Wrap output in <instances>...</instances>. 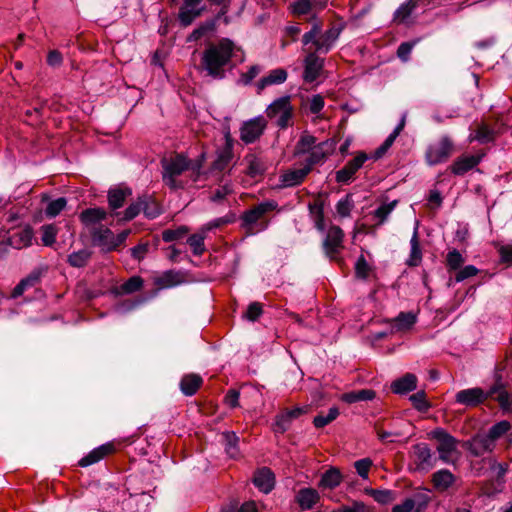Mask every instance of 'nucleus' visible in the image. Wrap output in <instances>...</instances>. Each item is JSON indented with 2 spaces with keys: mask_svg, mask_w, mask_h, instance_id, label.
<instances>
[{
  "mask_svg": "<svg viewBox=\"0 0 512 512\" xmlns=\"http://www.w3.org/2000/svg\"><path fill=\"white\" fill-rule=\"evenodd\" d=\"M235 45L228 38H222L217 43H210L203 51L201 64L209 76L222 79L225 69L230 64Z\"/></svg>",
  "mask_w": 512,
  "mask_h": 512,
  "instance_id": "f257e3e1",
  "label": "nucleus"
},
{
  "mask_svg": "<svg viewBox=\"0 0 512 512\" xmlns=\"http://www.w3.org/2000/svg\"><path fill=\"white\" fill-rule=\"evenodd\" d=\"M162 179L165 185L172 190L183 189L185 183L178 180L185 171L192 169L193 173L199 174L200 164L193 165L192 162L183 154H175L170 157H164L161 160Z\"/></svg>",
  "mask_w": 512,
  "mask_h": 512,
  "instance_id": "f03ea898",
  "label": "nucleus"
},
{
  "mask_svg": "<svg viewBox=\"0 0 512 512\" xmlns=\"http://www.w3.org/2000/svg\"><path fill=\"white\" fill-rule=\"evenodd\" d=\"M331 145L328 141L317 142L316 137L305 132L303 133L294 148V156L308 155L305 163L312 166L324 162L329 154Z\"/></svg>",
  "mask_w": 512,
  "mask_h": 512,
  "instance_id": "7ed1b4c3",
  "label": "nucleus"
},
{
  "mask_svg": "<svg viewBox=\"0 0 512 512\" xmlns=\"http://www.w3.org/2000/svg\"><path fill=\"white\" fill-rule=\"evenodd\" d=\"M321 31V25L314 22L310 31L303 35L302 41L304 45L313 43L318 53H328L340 35L339 29L332 27L324 34L318 37Z\"/></svg>",
  "mask_w": 512,
  "mask_h": 512,
  "instance_id": "20e7f679",
  "label": "nucleus"
},
{
  "mask_svg": "<svg viewBox=\"0 0 512 512\" xmlns=\"http://www.w3.org/2000/svg\"><path fill=\"white\" fill-rule=\"evenodd\" d=\"M454 142L448 135H442L427 146L425 160L429 166L446 162L454 153Z\"/></svg>",
  "mask_w": 512,
  "mask_h": 512,
  "instance_id": "39448f33",
  "label": "nucleus"
},
{
  "mask_svg": "<svg viewBox=\"0 0 512 512\" xmlns=\"http://www.w3.org/2000/svg\"><path fill=\"white\" fill-rule=\"evenodd\" d=\"M431 437L437 441L436 451L438 459L445 464H455L458 441L442 428L431 432Z\"/></svg>",
  "mask_w": 512,
  "mask_h": 512,
  "instance_id": "423d86ee",
  "label": "nucleus"
},
{
  "mask_svg": "<svg viewBox=\"0 0 512 512\" xmlns=\"http://www.w3.org/2000/svg\"><path fill=\"white\" fill-rule=\"evenodd\" d=\"M269 118H276V124L280 128H286L292 118L293 109L290 102V96H282L274 100L266 109Z\"/></svg>",
  "mask_w": 512,
  "mask_h": 512,
  "instance_id": "0eeeda50",
  "label": "nucleus"
},
{
  "mask_svg": "<svg viewBox=\"0 0 512 512\" xmlns=\"http://www.w3.org/2000/svg\"><path fill=\"white\" fill-rule=\"evenodd\" d=\"M411 459L415 470L428 472L436 466L437 458L426 443H417L411 448Z\"/></svg>",
  "mask_w": 512,
  "mask_h": 512,
  "instance_id": "6e6552de",
  "label": "nucleus"
},
{
  "mask_svg": "<svg viewBox=\"0 0 512 512\" xmlns=\"http://www.w3.org/2000/svg\"><path fill=\"white\" fill-rule=\"evenodd\" d=\"M277 206L278 204L276 201L266 200L247 210L241 217L243 227L252 231L258 221H260L268 212L275 210Z\"/></svg>",
  "mask_w": 512,
  "mask_h": 512,
  "instance_id": "1a4fd4ad",
  "label": "nucleus"
},
{
  "mask_svg": "<svg viewBox=\"0 0 512 512\" xmlns=\"http://www.w3.org/2000/svg\"><path fill=\"white\" fill-rule=\"evenodd\" d=\"M266 126L267 122L263 116L245 121L240 128V139L245 144L254 143L264 133Z\"/></svg>",
  "mask_w": 512,
  "mask_h": 512,
  "instance_id": "9d476101",
  "label": "nucleus"
},
{
  "mask_svg": "<svg viewBox=\"0 0 512 512\" xmlns=\"http://www.w3.org/2000/svg\"><path fill=\"white\" fill-rule=\"evenodd\" d=\"M203 0H183L179 8L178 20L183 27L191 25L206 10Z\"/></svg>",
  "mask_w": 512,
  "mask_h": 512,
  "instance_id": "9b49d317",
  "label": "nucleus"
},
{
  "mask_svg": "<svg viewBox=\"0 0 512 512\" xmlns=\"http://www.w3.org/2000/svg\"><path fill=\"white\" fill-rule=\"evenodd\" d=\"M312 168V165L304 162V165L300 168H293L284 171L280 175L281 187L288 188L300 185L311 172Z\"/></svg>",
  "mask_w": 512,
  "mask_h": 512,
  "instance_id": "f8f14e48",
  "label": "nucleus"
},
{
  "mask_svg": "<svg viewBox=\"0 0 512 512\" xmlns=\"http://www.w3.org/2000/svg\"><path fill=\"white\" fill-rule=\"evenodd\" d=\"M487 400V394L480 387L460 390L455 395V402L467 407H475Z\"/></svg>",
  "mask_w": 512,
  "mask_h": 512,
  "instance_id": "ddd939ff",
  "label": "nucleus"
},
{
  "mask_svg": "<svg viewBox=\"0 0 512 512\" xmlns=\"http://www.w3.org/2000/svg\"><path fill=\"white\" fill-rule=\"evenodd\" d=\"M324 67V59L316 52H310L304 59L303 79L307 83L314 82L321 74Z\"/></svg>",
  "mask_w": 512,
  "mask_h": 512,
  "instance_id": "4468645a",
  "label": "nucleus"
},
{
  "mask_svg": "<svg viewBox=\"0 0 512 512\" xmlns=\"http://www.w3.org/2000/svg\"><path fill=\"white\" fill-rule=\"evenodd\" d=\"M368 159L367 154L359 153L356 157L350 160L342 169L336 173V181L339 183H348L354 174L363 166L364 162Z\"/></svg>",
  "mask_w": 512,
  "mask_h": 512,
  "instance_id": "2eb2a0df",
  "label": "nucleus"
},
{
  "mask_svg": "<svg viewBox=\"0 0 512 512\" xmlns=\"http://www.w3.org/2000/svg\"><path fill=\"white\" fill-rule=\"evenodd\" d=\"M343 237L344 233L340 227L331 226L329 228L323 242V247L330 258H333L342 247Z\"/></svg>",
  "mask_w": 512,
  "mask_h": 512,
  "instance_id": "dca6fc26",
  "label": "nucleus"
},
{
  "mask_svg": "<svg viewBox=\"0 0 512 512\" xmlns=\"http://www.w3.org/2000/svg\"><path fill=\"white\" fill-rule=\"evenodd\" d=\"M485 156L484 153L477 155H464L458 157L450 166V170L454 175L461 176L476 167Z\"/></svg>",
  "mask_w": 512,
  "mask_h": 512,
  "instance_id": "f3484780",
  "label": "nucleus"
},
{
  "mask_svg": "<svg viewBox=\"0 0 512 512\" xmlns=\"http://www.w3.org/2000/svg\"><path fill=\"white\" fill-rule=\"evenodd\" d=\"M185 282V277L180 271L167 270L153 277V284L158 289H169Z\"/></svg>",
  "mask_w": 512,
  "mask_h": 512,
  "instance_id": "a211bd4d",
  "label": "nucleus"
},
{
  "mask_svg": "<svg viewBox=\"0 0 512 512\" xmlns=\"http://www.w3.org/2000/svg\"><path fill=\"white\" fill-rule=\"evenodd\" d=\"M495 444L487 434H478L466 443V447L473 456H483L494 449Z\"/></svg>",
  "mask_w": 512,
  "mask_h": 512,
  "instance_id": "6ab92c4d",
  "label": "nucleus"
},
{
  "mask_svg": "<svg viewBox=\"0 0 512 512\" xmlns=\"http://www.w3.org/2000/svg\"><path fill=\"white\" fill-rule=\"evenodd\" d=\"M91 236L93 243L104 250L112 251L115 249L114 234L109 228L104 226L95 227L91 230Z\"/></svg>",
  "mask_w": 512,
  "mask_h": 512,
  "instance_id": "aec40b11",
  "label": "nucleus"
},
{
  "mask_svg": "<svg viewBox=\"0 0 512 512\" xmlns=\"http://www.w3.org/2000/svg\"><path fill=\"white\" fill-rule=\"evenodd\" d=\"M254 485L263 493H269L275 484V477L269 468L259 469L253 478Z\"/></svg>",
  "mask_w": 512,
  "mask_h": 512,
  "instance_id": "412c9836",
  "label": "nucleus"
},
{
  "mask_svg": "<svg viewBox=\"0 0 512 512\" xmlns=\"http://www.w3.org/2000/svg\"><path fill=\"white\" fill-rule=\"evenodd\" d=\"M319 500L320 494L314 488H302L296 494V502L302 510L312 509Z\"/></svg>",
  "mask_w": 512,
  "mask_h": 512,
  "instance_id": "4be33fe9",
  "label": "nucleus"
},
{
  "mask_svg": "<svg viewBox=\"0 0 512 512\" xmlns=\"http://www.w3.org/2000/svg\"><path fill=\"white\" fill-rule=\"evenodd\" d=\"M114 451V445L112 443L103 444L95 449H93L88 455L83 457L79 461V465L81 467H87L92 464L97 463L105 456L111 454Z\"/></svg>",
  "mask_w": 512,
  "mask_h": 512,
  "instance_id": "5701e85b",
  "label": "nucleus"
},
{
  "mask_svg": "<svg viewBox=\"0 0 512 512\" xmlns=\"http://www.w3.org/2000/svg\"><path fill=\"white\" fill-rule=\"evenodd\" d=\"M343 480V476L341 471L336 467H330L327 471H325L321 479L318 483V487L320 489H335L338 487Z\"/></svg>",
  "mask_w": 512,
  "mask_h": 512,
  "instance_id": "b1692460",
  "label": "nucleus"
},
{
  "mask_svg": "<svg viewBox=\"0 0 512 512\" xmlns=\"http://www.w3.org/2000/svg\"><path fill=\"white\" fill-rule=\"evenodd\" d=\"M455 476L448 469H440L433 473L432 483L437 491H446L455 483Z\"/></svg>",
  "mask_w": 512,
  "mask_h": 512,
  "instance_id": "393cba45",
  "label": "nucleus"
},
{
  "mask_svg": "<svg viewBox=\"0 0 512 512\" xmlns=\"http://www.w3.org/2000/svg\"><path fill=\"white\" fill-rule=\"evenodd\" d=\"M417 378L414 374L407 373L403 377L396 379L391 384V389L396 394H406L416 389Z\"/></svg>",
  "mask_w": 512,
  "mask_h": 512,
  "instance_id": "a878e982",
  "label": "nucleus"
},
{
  "mask_svg": "<svg viewBox=\"0 0 512 512\" xmlns=\"http://www.w3.org/2000/svg\"><path fill=\"white\" fill-rule=\"evenodd\" d=\"M433 0H408L401 4L394 13V20L400 23L404 22L412 14V12L420 5L424 3L426 6H430Z\"/></svg>",
  "mask_w": 512,
  "mask_h": 512,
  "instance_id": "bb28decb",
  "label": "nucleus"
},
{
  "mask_svg": "<svg viewBox=\"0 0 512 512\" xmlns=\"http://www.w3.org/2000/svg\"><path fill=\"white\" fill-rule=\"evenodd\" d=\"M244 161L247 165L246 172L251 177L262 176L267 169L263 159L255 154L246 155Z\"/></svg>",
  "mask_w": 512,
  "mask_h": 512,
  "instance_id": "cd10ccee",
  "label": "nucleus"
},
{
  "mask_svg": "<svg viewBox=\"0 0 512 512\" xmlns=\"http://www.w3.org/2000/svg\"><path fill=\"white\" fill-rule=\"evenodd\" d=\"M286 79V70L283 68H277L271 70L267 76L260 79L259 82L257 83V87L260 92L267 86L282 84L286 81Z\"/></svg>",
  "mask_w": 512,
  "mask_h": 512,
  "instance_id": "c85d7f7f",
  "label": "nucleus"
},
{
  "mask_svg": "<svg viewBox=\"0 0 512 512\" xmlns=\"http://www.w3.org/2000/svg\"><path fill=\"white\" fill-rule=\"evenodd\" d=\"M106 216L107 212L103 208L96 207L83 210L79 218L86 227H90L104 220Z\"/></svg>",
  "mask_w": 512,
  "mask_h": 512,
  "instance_id": "c756f323",
  "label": "nucleus"
},
{
  "mask_svg": "<svg viewBox=\"0 0 512 512\" xmlns=\"http://www.w3.org/2000/svg\"><path fill=\"white\" fill-rule=\"evenodd\" d=\"M132 194L130 188H112L108 191V204L112 210L121 208L128 196Z\"/></svg>",
  "mask_w": 512,
  "mask_h": 512,
  "instance_id": "7c9ffc66",
  "label": "nucleus"
},
{
  "mask_svg": "<svg viewBox=\"0 0 512 512\" xmlns=\"http://www.w3.org/2000/svg\"><path fill=\"white\" fill-rule=\"evenodd\" d=\"M232 148H233L232 142L229 139V137L227 136L226 145L224 146V148L222 150H220L217 153V157H216L215 161L213 162L212 167L214 170L222 171L228 166V164L230 163V161L232 160V157H233Z\"/></svg>",
  "mask_w": 512,
  "mask_h": 512,
  "instance_id": "2f4dec72",
  "label": "nucleus"
},
{
  "mask_svg": "<svg viewBox=\"0 0 512 512\" xmlns=\"http://www.w3.org/2000/svg\"><path fill=\"white\" fill-rule=\"evenodd\" d=\"M32 238H33L32 230L30 228H24V229L14 232L10 236L9 242L13 248L22 249L31 244Z\"/></svg>",
  "mask_w": 512,
  "mask_h": 512,
  "instance_id": "473e14b6",
  "label": "nucleus"
},
{
  "mask_svg": "<svg viewBox=\"0 0 512 512\" xmlns=\"http://www.w3.org/2000/svg\"><path fill=\"white\" fill-rule=\"evenodd\" d=\"M201 384L202 378L199 375L189 374L182 378L180 389L186 396H192L196 393Z\"/></svg>",
  "mask_w": 512,
  "mask_h": 512,
  "instance_id": "72a5a7b5",
  "label": "nucleus"
},
{
  "mask_svg": "<svg viewBox=\"0 0 512 512\" xmlns=\"http://www.w3.org/2000/svg\"><path fill=\"white\" fill-rule=\"evenodd\" d=\"M410 246V255L406 261V264L408 266L415 267L418 266L422 261V252L419 244L417 227L415 228L411 237Z\"/></svg>",
  "mask_w": 512,
  "mask_h": 512,
  "instance_id": "f704fd0d",
  "label": "nucleus"
},
{
  "mask_svg": "<svg viewBox=\"0 0 512 512\" xmlns=\"http://www.w3.org/2000/svg\"><path fill=\"white\" fill-rule=\"evenodd\" d=\"M222 440L225 446V451L230 458H237L239 456V437L235 432L226 431L222 433Z\"/></svg>",
  "mask_w": 512,
  "mask_h": 512,
  "instance_id": "c9c22d12",
  "label": "nucleus"
},
{
  "mask_svg": "<svg viewBox=\"0 0 512 512\" xmlns=\"http://www.w3.org/2000/svg\"><path fill=\"white\" fill-rule=\"evenodd\" d=\"M376 396L374 390L371 389H363L359 391H351L342 395L341 399L349 404L360 402V401H370L373 400Z\"/></svg>",
  "mask_w": 512,
  "mask_h": 512,
  "instance_id": "e433bc0d",
  "label": "nucleus"
},
{
  "mask_svg": "<svg viewBox=\"0 0 512 512\" xmlns=\"http://www.w3.org/2000/svg\"><path fill=\"white\" fill-rule=\"evenodd\" d=\"M140 200L142 211L147 218L154 219L161 213L159 204L151 196H141Z\"/></svg>",
  "mask_w": 512,
  "mask_h": 512,
  "instance_id": "4c0bfd02",
  "label": "nucleus"
},
{
  "mask_svg": "<svg viewBox=\"0 0 512 512\" xmlns=\"http://www.w3.org/2000/svg\"><path fill=\"white\" fill-rule=\"evenodd\" d=\"M405 118L406 116L403 115L399 124L395 127L393 132L385 139L383 144L377 149L376 157H381L393 145L394 141L399 136L400 132L404 129Z\"/></svg>",
  "mask_w": 512,
  "mask_h": 512,
  "instance_id": "58836bf2",
  "label": "nucleus"
},
{
  "mask_svg": "<svg viewBox=\"0 0 512 512\" xmlns=\"http://www.w3.org/2000/svg\"><path fill=\"white\" fill-rule=\"evenodd\" d=\"M91 251L88 249H81L79 251L72 252L68 255L67 262L70 266L75 268H82L86 266L91 258Z\"/></svg>",
  "mask_w": 512,
  "mask_h": 512,
  "instance_id": "ea45409f",
  "label": "nucleus"
},
{
  "mask_svg": "<svg viewBox=\"0 0 512 512\" xmlns=\"http://www.w3.org/2000/svg\"><path fill=\"white\" fill-rule=\"evenodd\" d=\"M215 21H205L201 23L196 29L192 31V33L187 37V42L198 41L202 37L208 35L209 33L215 30Z\"/></svg>",
  "mask_w": 512,
  "mask_h": 512,
  "instance_id": "a19ab883",
  "label": "nucleus"
},
{
  "mask_svg": "<svg viewBox=\"0 0 512 512\" xmlns=\"http://www.w3.org/2000/svg\"><path fill=\"white\" fill-rule=\"evenodd\" d=\"M494 131L488 126L482 124L475 131V134L469 136V141H477L481 144L489 143L494 140Z\"/></svg>",
  "mask_w": 512,
  "mask_h": 512,
  "instance_id": "79ce46f5",
  "label": "nucleus"
},
{
  "mask_svg": "<svg viewBox=\"0 0 512 512\" xmlns=\"http://www.w3.org/2000/svg\"><path fill=\"white\" fill-rule=\"evenodd\" d=\"M398 201L393 200L389 203H383L374 211V217L378 220L377 226L382 225L389 217L391 212L397 206Z\"/></svg>",
  "mask_w": 512,
  "mask_h": 512,
  "instance_id": "37998d69",
  "label": "nucleus"
},
{
  "mask_svg": "<svg viewBox=\"0 0 512 512\" xmlns=\"http://www.w3.org/2000/svg\"><path fill=\"white\" fill-rule=\"evenodd\" d=\"M465 262V258L457 249H452L447 253L446 266L449 272L459 270Z\"/></svg>",
  "mask_w": 512,
  "mask_h": 512,
  "instance_id": "c03bdc74",
  "label": "nucleus"
},
{
  "mask_svg": "<svg viewBox=\"0 0 512 512\" xmlns=\"http://www.w3.org/2000/svg\"><path fill=\"white\" fill-rule=\"evenodd\" d=\"M365 493L370 495L375 501H377L380 504H388L394 500L393 492L387 489L379 490L366 488Z\"/></svg>",
  "mask_w": 512,
  "mask_h": 512,
  "instance_id": "a18cd8bd",
  "label": "nucleus"
},
{
  "mask_svg": "<svg viewBox=\"0 0 512 512\" xmlns=\"http://www.w3.org/2000/svg\"><path fill=\"white\" fill-rule=\"evenodd\" d=\"M394 321L398 330H406L415 324L416 315L412 312H401Z\"/></svg>",
  "mask_w": 512,
  "mask_h": 512,
  "instance_id": "49530a36",
  "label": "nucleus"
},
{
  "mask_svg": "<svg viewBox=\"0 0 512 512\" xmlns=\"http://www.w3.org/2000/svg\"><path fill=\"white\" fill-rule=\"evenodd\" d=\"M339 415V410L337 407H331L328 411V414L326 416L324 415H317L314 420L313 424L316 428H323L332 421H334Z\"/></svg>",
  "mask_w": 512,
  "mask_h": 512,
  "instance_id": "de8ad7c7",
  "label": "nucleus"
},
{
  "mask_svg": "<svg viewBox=\"0 0 512 512\" xmlns=\"http://www.w3.org/2000/svg\"><path fill=\"white\" fill-rule=\"evenodd\" d=\"M510 423L507 421H500L496 424H494L488 431L487 436L492 439V442L494 443L496 439L503 436L505 433H507L510 429Z\"/></svg>",
  "mask_w": 512,
  "mask_h": 512,
  "instance_id": "09e8293b",
  "label": "nucleus"
},
{
  "mask_svg": "<svg viewBox=\"0 0 512 512\" xmlns=\"http://www.w3.org/2000/svg\"><path fill=\"white\" fill-rule=\"evenodd\" d=\"M67 201L64 197L57 198L48 203L45 213L48 217H56L65 207Z\"/></svg>",
  "mask_w": 512,
  "mask_h": 512,
  "instance_id": "8fccbe9b",
  "label": "nucleus"
},
{
  "mask_svg": "<svg viewBox=\"0 0 512 512\" xmlns=\"http://www.w3.org/2000/svg\"><path fill=\"white\" fill-rule=\"evenodd\" d=\"M188 233L186 226H180L176 229H167L162 232V239L164 242H172L182 238Z\"/></svg>",
  "mask_w": 512,
  "mask_h": 512,
  "instance_id": "3c124183",
  "label": "nucleus"
},
{
  "mask_svg": "<svg viewBox=\"0 0 512 512\" xmlns=\"http://www.w3.org/2000/svg\"><path fill=\"white\" fill-rule=\"evenodd\" d=\"M354 207L353 200L351 196L347 195L344 198L340 199L336 204V211L341 217H348L350 212Z\"/></svg>",
  "mask_w": 512,
  "mask_h": 512,
  "instance_id": "603ef678",
  "label": "nucleus"
},
{
  "mask_svg": "<svg viewBox=\"0 0 512 512\" xmlns=\"http://www.w3.org/2000/svg\"><path fill=\"white\" fill-rule=\"evenodd\" d=\"M143 286V279L140 276H132L122 284L121 290L125 294H131L140 290Z\"/></svg>",
  "mask_w": 512,
  "mask_h": 512,
  "instance_id": "864d4df0",
  "label": "nucleus"
},
{
  "mask_svg": "<svg viewBox=\"0 0 512 512\" xmlns=\"http://www.w3.org/2000/svg\"><path fill=\"white\" fill-rule=\"evenodd\" d=\"M204 239L201 234H193L188 238L187 243L192 248L194 255L199 256L205 251Z\"/></svg>",
  "mask_w": 512,
  "mask_h": 512,
  "instance_id": "5fc2aeb1",
  "label": "nucleus"
},
{
  "mask_svg": "<svg viewBox=\"0 0 512 512\" xmlns=\"http://www.w3.org/2000/svg\"><path fill=\"white\" fill-rule=\"evenodd\" d=\"M372 460L370 458H362L354 463V468L357 474L364 480L368 479V473L372 467Z\"/></svg>",
  "mask_w": 512,
  "mask_h": 512,
  "instance_id": "6e6d98bb",
  "label": "nucleus"
},
{
  "mask_svg": "<svg viewBox=\"0 0 512 512\" xmlns=\"http://www.w3.org/2000/svg\"><path fill=\"white\" fill-rule=\"evenodd\" d=\"M56 235H57V229L55 226L44 225L42 227L41 240L45 246H51L52 244H54L55 240H56Z\"/></svg>",
  "mask_w": 512,
  "mask_h": 512,
  "instance_id": "4d7b16f0",
  "label": "nucleus"
},
{
  "mask_svg": "<svg viewBox=\"0 0 512 512\" xmlns=\"http://www.w3.org/2000/svg\"><path fill=\"white\" fill-rule=\"evenodd\" d=\"M479 273V269L474 265H467L459 269L455 275L456 282H462L468 278L474 277Z\"/></svg>",
  "mask_w": 512,
  "mask_h": 512,
  "instance_id": "13d9d810",
  "label": "nucleus"
},
{
  "mask_svg": "<svg viewBox=\"0 0 512 512\" xmlns=\"http://www.w3.org/2000/svg\"><path fill=\"white\" fill-rule=\"evenodd\" d=\"M410 400L413 403V406L419 411H426L429 407L424 391H418L417 393L411 395Z\"/></svg>",
  "mask_w": 512,
  "mask_h": 512,
  "instance_id": "bf43d9fd",
  "label": "nucleus"
},
{
  "mask_svg": "<svg viewBox=\"0 0 512 512\" xmlns=\"http://www.w3.org/2000/svg\"><path fill=\"white\" fill-rule=\"evenodd\" d=\"M290 7L293 14L304 15L310 12L312 3L310 0H297Z\"/></svg>",
  "mask_w": 512,
  "mask_h": 512,
  "instance_id": "052dcab7",
  "label": "nucleus"
},
{
  "mask_svg": "<svg viewBox=\"0 0 512 512\" xmlns=\"http://www.w3.org/2000/svg\"><path fill=\"white\" fill-rule=\"evenodd\" d=\"M262 305L259 303V302H252L245 314H244V318L249 320V321H256L261 315H262Z\"/></svg>",
  "mask_w": 512,
  "mask_h": 512,
  "instance_id": "680f3d73",
  "label": "nucleus"
},
{
  "mask_svg": "<svg viewBox=\"0 0 512 512\" xmlns=\"http://www.w3.org/2000/svg\"><path fill=\"white\" fill-rule=\"evenodd\" d=\"M415 44L416 41L401 43L397 49L398 58L401 59L403 62H407L410 58V54Z\"/></svg>",
  "mask_w": 512,
  "mask_h": 512,
  "instance_id": "e2e57ef3",
  "label": "nucleus"
},
{
  "mask_svg": "<svg viewBox=\"0 0 512 512\" xmlns=\"http://www.w3.org/2000/svg\"><path fill=\"white\" fill-rule=\"evenodd\" d=\"M291 421L292 420L286 411L278 415L275 420V431L278 433H284L289 428Z\"/></svg>",
  "mask_w": 512,
  "mask_h": 512,
  "instance_id": "0e129e2a",
  "label": "nucleus"
},
{
  "mask_svg": "<svg viewBox=\"0 0 512 512\" xmlns=\"http://www.w3.org/2000/svg\"><path fill=\"white\" fill-rule=\"evenodd\" d=\"M496 400L502 409L512 411V394L506 390H501L497 395Z\"/></svg>",
  "mask_w": 512,
  "mask_h": 512,
  "instance_id": "69168bd1",
  "label": "nucleus"
},
{
  "mask_svg": "<svg viewBox=\"0 0 512 512\" xmlns=\"http://www.w3.org/2000/svg\"><path fill=\"white\" fill-rule=\"evenodd\" d=\"M355 272L357 277L365 279L369 273L368 263L363 255H361L355 264Z\"/></svg>",
  "mask_w": 512,
  "mask_h": 512,
  "instance_id": "338daca9",
  "label": "nucleus"
},
{
  "mask_svg": "<svg viewBox=\"0 0 512 512\" xmlns=\"http://www.w3.org/2000/svg\"><path fill=\"white\" fill-rule=\"evenodd\" d=\"M334 512H371L368 506L361 501H354L351 505L343 506Z\"/></svg>",
  "mask_w": 512,
  "mask_h": 512,
  "instance_id": "774afa93",
  "label": "nucleus"
}]
</instances>
